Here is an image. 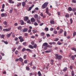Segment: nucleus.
Instances as JSON below:
<instances>
[{
	"label": "nucleus",
	"instance_id": "9b49d317",
	"mask_svg": "<svg viewBox=\"0 0 76 76\" xmlns=\"http://www.w3.org/2000/svg\"><path fill=\"white\" fill-rule=\"evenodd\" d=\"M48 45V43L47 42H45L43 44V47H47Z\"/></svg>",
	"mask_w": 76,
	"mask_h": 76
},
{
	"label": "nucleus",
	"instance_id": "6ab92c4d",
	"mask_svg": "<svg viewBox=\"0 0 76 76\" xmlns=\"http://www.w3.org/2000/svg\"><path fill=\"white\" fill-rule=\"evenodd\" d=\"M25 4H26L25 2H23L22 3V5L23 7H25Z\"/></svg>",
	"mask_w": 76,
	"mask_h": 76
},
{
	"label": "nucleus",
	"instance_id": "f3484780",
	"mask_svg": "<svg viewBox=\"0 0 76 76\" xmlns=\"http://www.w3.org/2000/svg\"><path fill=\"white\" fill-rule=\"evenodd\" d=\"M68 10L69 12H71V11H72V8L70 7H69L68 8Z\"/></svg>",
	"mask_w": 76,
	"mask_h": 76
},
{
	"label": "nucleus",
	"instance_id": "f704fd0d",
	"mask_svg": "<svg viewBox=\"0 0 76 76\" xmlns=\"http://www.w3.org/2000/svg\"><path fill=\"white\" fill-rule=\"evenodd\" d=\"M22 29V26H19L18 27V30H20Z\"/></svg>",
	"mask_w": 76,
	"mask_h": 76
},
{
	"label": "nucleus",
	"instance_id": "7ed1b4c3",
	"mask_svg": "<svg viewBox=\"0 0 76 76\" xmlns=\"http://www.w3.org/2000/svg\"><path fill=\"white\" fill-rule=\"evenodd\" d=\"M46 11L45 12L47 14H48L49 16H51V14L50 13H49V10H48V8L47 7L45 9Z\"/></svg>",
	"mask_w": 76,
	"mask_h": 76
},
{
	"label": "nucleus",
	"instance_id": "ddd939ff",
	"mask_svg": "<svg viewBox=\"0 0 76 76\" xmlns=\"http://www.w3.org/2000/svg\"><path fill=\"white\" fill-rule=\"evenodd\" d=\"M65 17L66 18H69V17H70V15H69V14L68 13H67L65 15Z\"/></svg>",
	"mask_w": 76,
	"mask_h": 76
},
{
	"label": "nucleus",
	"instance_id": "e2e57ef3",
	"mask_svg": "<svg viewBox=\"0 0 76 76\" xmlns=\"http://www.w3.org/2000/svg\"><path fill=\"white\" fill-rule=\"evenodd\" d=\"M73 3H76V0H72Z\"/></svg>",
	"mask_w": 76,
	"mask_h": 76
},
{
	"label": "nucleus",
	"instance_id": "4be33fe9",
	"mask_svg": "<svg viewBox=\"0 0 76 76\" xmlns=\"http://www.w3.org/2000/svg\"><path fill=\"white\" fill-rule=\"evenodd\" d=\"M9 1L10 3L13 4L14 3H15L14 1H12V0H9Z\"/></svg>",
	"mask_w": 76,
	"mask_h": 76
},
{
	"label": "nucleus",
	"instance_id": "f03ea898",
	"mask_svg": "<svg viewBox=\"0 0 76 76\" xmlns=\"http://www.w3.org/2000/svg\"><path fill=\"white\" fill-rule=\"evenodd\" d=\"M55 56L57 59L60 60L62 58V56L61 55H58V54H56Z\"/></svg>",
	"mask_w": 76,
	"mask_h": 76
},
{
	"label": "nucleus",
	"instance_id": "473e14b6",
	"mask_svg": "<svg viewBox=\"0 0 76 76\" xmlns=\"http://www.w3.org/2000/svg\"><path fill=\"white\" fill-rule=\"evenodd\" d=\"M71 58L72 60H75V56L73 55H72L71 56Z\"/></svg>",
	"mask_w": 76,
	"mask_h": 76
},
{
	"label": "nucleus",
	"instance_id": "37998d69",
	"mask_svg": "<svg viewBox=\"0 0 76 76\" xmlns=\"http://www.w3.org/2000/svg\"><path fill=\"white\" fill-rule=\"evenodd\" d=\"M24 62L25 64H27V63H28V61H27V60H25L24 61Z\"/></svg>",
	"mask_w": 76,
	"mask_h": 76
},
{
	"label": "nucleus",
	"instance_id": "4468645a",
	"mask_svg": "<svg viewBox=\"0 0 76 76\" xmlns=\"http://www.w3.org/2000/svg\"><path fill=\"white\" fill-rule=\"evenodd\" d=\"M50 23L51 24H54V23H55V22L54 21V20H52L51 21H50Z\"/></svg>",
	"mask_w": 76,
	"mask_h": 76
},
{
	"label": "nucleus",
	"instance_id": "a211bd4d",
	"mask_svg": "<svg viewBox=\"0 0 76 76\" xmlns=\"http://www.w3.org/2000/svg\"><path fill=\"white\" fill-rule=\"evenodd\" d=\"M28 47L29 48H32V49H34V46L31 45H29Z\"/></svg>",
	"mask_w": 76,
	"mask_h": 76
},
{
	"label": "nucleus",
	"instance_id": "c85d7f7f",
	"mask_svg": "<svg viewBox=\"0 0 76 76\" xmlns=\"http://www.w3.org/2000/svg\"><path fill=\"white\" fill-rule=\"evenodd\" d=\"M26 69L27 70H28V71H29V70H30V68H29V67L28 66H26Z\"/></svg>",
	"mask_w": 76,
	"mask_h": 76
},
{
	"label": "nucleus",
	"instance_id": "a19ab883",
	"mask_svg": "<svg viewBox=\"0 0 76 76\" xmlns=\"http://www.w3.org/2000/svg\"><path fill=\"white\" fill-rule=\"evenodd\" d=\"M11 9L12 10H10V13H12V12H13V8H12Z\"/></svg>",
	"mask_w": 76,
	"mask_h": 76
},
{
	"label": "nucleus",
	"instance_id": "f8f14e48",
	"mask_svg": "<svg viewBox=\"0 0 76 76\" xmlns=\"http://www.w3.org/2000/svg\"><path fill=\"white\" fill-rule=\"evenodd\" d=\"M52 52V50H46L45 51V53H51Z\"/></svg>",
	"mask_w": 76,
	"mask_h": 76
},
{
	"label": "nucleus",
	"instance_id": "4d7b16f0",
	"mask_svg": "<svg viewBox=\"0 0 76 76\" xmlns=\"http://www.w3.org/2000/svg\"><path fill=\"white\" fill-rule=\"evenodd\" d=\"M12 36L13 38H15V35L13 34H12Z\"/></svg>",
	"mask_w": 76,
	"mask_h": 76
},
{
	"label": "nucleus",
	"instance_id": "bf43d9fd",
	"mask_svg": "<svg viewBox=\"0 0 76 76\" xmlns=\"http://www.w3.org/2000/svg\"><path fill=\"white\" fill-rule=\"evenodd\" d=\"M18 38L19 39H20V40L23 39V38H22V36H20L19 37H18Z\"/></svg>",
	"mask_w": 76,
	"mask_h": 76
},
{
	"label": "nucleus",
	"instance_id": "6e6552de",
	"mask_svg": "<svg viewBox=\"0 0 76 76\" xmlns=\"http://www.w3.org/2000/svg\"><path fill=\"white\" fill-rule=\"evenodd\" d=\"M11 29V28H8V29L6 28L5 29H4L3 30V31H7V32H8V31H9Z\"/></svg>",
	"mask_w": 76,
	"mask_h": 76
},
{
	"label": "nucleus",
	"instance_id": "393cba45",
	"mask_svg": "<svg viewBox=\"0 0 76 76\" xmlns=\"http://www.w3.org/2000/svg\"><path fill=\"white\" fill-rule=\"evenodd\" d=\"M26 51H28V52H29V53H31V51H32V50H30L29 49H26Z\"/></svg>",
	"mask_w": 76,
	"mask_h": 76
},
{
	"label": "nucleus",
	"instance_id": "a18cd8bd",
	"mask_svg": "<svg viewBox=\"0 0 76 76\" xmlns=\"http://www.w3.org/2000/svg\"><path fill=\"white\" fill-rule=\"evenodd\" d=\"M37 21L38 23H41V21H40V20H37Z\"/></svg>",
	"mask_w": 76,
	"mask_h": 76
},
{
	"label": "nucleus",
	"instance_id": "c03bdc74",
	"mask_svg": "<svg viewBox=\"0 0 76 76\" xmlns=\"http://www.w3.org/2000/svg\"><path fill=\"white\" fill-rule=\"evenodd\" d=\"M23 45L25 46H26V42H23Z\"/></svg>",
	"mask_w": 76,
	"mask_h": 76
},
{
	"label": "nucleus",
	"instance_id": "b1692460",
	"mask_svg": "<svg viewBox=\"0 0 76 76\" xmlns=\"http://www.w3.org/2000/svg\"><path fill=\"white\" fill-rule=\"evenodd\" d=\"M22 4V3H19L17 4V7H19V6H21V4Z\"/></svg>",
	"mask_w": 76,
	"mask_h": 76
},
{
	"label": "nucleus",
	"instance_id": "aec40b11",
	"mask_svg": "<svg viewBox=\"0 0 76 76\" xmlns=\"http://www.w3.org/2000/svg\"><path fill=\"white\" fill-rule=\"evenodd\" d=\"M38 16L37 14H35L34 15V18H35V19H37V18H38Z\"/></svg>",
	"mask_w": 76,
	"mask_h": 76
},
{
	"label": "nucleus",
	"instance_id": "bb28decb",
	"mask_svg": "<svg viewBox=\"0 0 76 76\" xmlns=\"http://www.w3.org/2000/svg\"><path fill=\"white\" fill-rule=\"evenodd\" d=\"M19 60L20 61H21L22 62L23 61V59L22 58L20 57L19 58Z\"/></svg>",
	"mask_w": 76,
	"mask_h": 76
},
{
	"label": "nucleus",
	"instance_id": "09e8293b",
	"mask_svg": "<svg viewBox=\"0 0 76 76\" xmlns=\"http://www.w3.org/2000/svg\"><path fill=\"white\" fill-rule=\"evenodd\" d=\"M32 9V8L31 7H29V8H28V11H30V10H31Z\"/></svg>",
	"mask_w": 76,
	"mask_h": 76
},
{
	"label": "nucleus",
	"instance_id": "774afa93",
	"mask_svg": "<svg viewBox=\"0 0 76 76\" xmlns=\"http://www.w3.org/2000/svg\"><path fill=\"white\" fill-rule=\"evenodd\" d=\"M1 11L2 12H4V8H2V9L1 10Z\"/></svg>",
	"mask_w": 76,
	"mask_h": 76
},
{
	"label": "nucleus",
	"instance_id": "13d9d810",
	"mask_svg": "<svg viewBox=\"0 0 76 76\" xmlns=\"http://www.w3.org/2000/svg\"><path fill=\"white\" fill-rule=\"evenodd\" d=\"M4 7H5V5L4 4L2 5V9H4Z\"/></svg>",
	"mask_w": 76,
	"mask_h": 76
},
{
	"label": "nucleus",
	"instance_id": "39448f33",
	"mask_svg": "<svg viewBox=\"0 0 76 76\" xmlns=\"http://www.w3.org/2000/svg\"><path fill=\"white\" fill-rule=\"evenodd\" d=\"M28 30V29L27 28H24L23 29V30L22 32H27Z\"/></svg>",
	"mask_w": 76,
	"mask_h": 76
},
{
	"label": "nucleus",
	"instance_id": "9d476101",
	"mask_svg": "<svg viewBox=\"0 0 76 76\" xmlns=\"http://www.w3.org/2000/svg\"><path fill=\"white\" fill-rule=\"evenodd\" d=\"M20 24L21 25H24V21H23V20H20Z\"/></svg>",
	"mask_w": 76,
	"mask_h": 76
},
{
	"label": "nucleus",
	"instance_id": "49530a36",
	"mask_svg": "<svg viewBox=\"0 0 76 76\" xmlns=\"http://www.w3.org/2000/svg\"><path fill=\"white\" fill-rule=\"evenodd\" d=\"M64 35L65 37H66L67 35V32H66V31H65L64 32Z\"/></svg>",
	"mask_w": 76,
	"mask_h": 76
},
{
	"label": "nucleus",
	"instance_id": "c9c22d12",
	"mask_svg": "<svg viewBox=\"0 0 76 76\" xmlns=\"http://www.w3.org/2000/svg\"><path fill=\"white\" fill-rule=\"evenodd\" d=\"M70 23L71 24H72V23H73V20L72 18H71L70 20Z\"/></svg>",
	"mask_w": 76,
	"mask_h": 76
},
{
	"label": "nucleus",
	"instance_id": "79ce46f5",
	"mask_svg": "<svg viewBox=\"0 0 76 76\" xmlns=\"http://www.w3.org/2000/svg\"><path fill=\"white\" fill-rule=\"evenodd\" d=\"M25 50H26V49L25 48H23L22 49V52H23V51H25Z\"/></svg>",
	"mask_w": 76,
	"mask_h": 76
},
{
	"label": "nucleus",
	"instance_id": "412c9836",
	"mask_svg": "<svg viewBox=\"0 0 76 76\" xmlns=\"http://www.w3.org/2000/svg\"><path fill=\"white\" fill-rule=\"evenodd\" d=\"M3 23L4 25H7V22L6 21H4L3 22Z\"/></svg>",
	"mask_w": 76,
	"mask_h": 76
},
{
	"label": "nucleus",
	"instance_id": "cd10ccee",
	"mask_svg": "<svg viewBox=\"0 0 76 76\" xmlns=\"http://www.w3.org/2000/svg\"><path fill=\"white\" fill-rule=\"evenodd\" d=\"M44 30L47 32V31H49L48 28V27H46L45 28Z\"/></svg>",
	"mask_w": 76,
	"mask_h": 76
},
{
	"label": "nucleus",
	"instance_id": "de8ad7c7",
	"mask_svg": "<svg viewBox=\"0 0 76 76\" xmlns=\"http://www.w3.org/2000/svg\"><path fill=\"white\" fill-rule=\"evenodd\" d=\"M76 35V32H74L73 33V37H75V35Z\"/></svg>",
	"mask_w": 76,
	"mask_h": 76
},
{
	"label": "nucleus",
	"instance_id": "2f4dec72",
	"mask_svg": "<svg viewBox=\"0 0 76 76\" xmlns=\"http://www.w3.org/2000/svg\"><path fill=\"white\" fill-rule=\"evenodd\" d=\"M47 48H53V46H50L49 45H48L47 46Z\"/></svg>",
	"mask_w": 76,
	"mask_h": 76
},
{
	"label": "nucleus",
	"instance_id": "58836bf2",
	"mask_svg": "<svg viewBox=\"0 0 76 76\" xmlns=\"http://www.w3.org/2000/svg\"><path fill=\"white\" fill-rule=\"evenodd\" d=\"M45 35V33L44 32H42L41 33V36H44Z\"/></svg>",
	"mask_w": 76,
	"mask_h": 76
},
{
	"label": "nucleus",
	"instance_id": "8fccbe9b",
	"mask_svg": "<svg viewBox=\"0 0 76 76\" xmlns=\"http://www.w3.org/2000/svg\"><path fill=\"white\" fill-rule=\"evenodd\" d=\"M52 44L54 45H56V43L54 42H52Z\"/></svg>",
	"mask_w": 76,
	"mask_h": 76
},
{
	"label": "nucleus",
	"instance_id": "603ef678",
	"mask_svg": "<svg viewBox=\"0 0 76 76\" xmlns=\"http://www.w3.org/2000/svg\"><path fill=\"white\" fill-rule=\"evenodd\" d=\"M53 33H54V34H57V31H54L53 32Z\"/></svg>",
	"mask_w": 76,
	"mask_h": 76
},
{
	"label": "nucleus",
	"instance_id": "5701e85b",
	"mask_svg": "<svg viewBox=\"0 0 76 76\" xmlns=\"http://www.w3.org/2000/svg\"><path fill=\"white\" fill-rule=\"evenodd\" d=\"M71 75L72 76H74L75 75V72L74 71H72L71 72Z\"/></svg>",
	"mask_w": 76,
	"mask_h": 76
},
{
	"label": "nucleus",
	"instance_id": "ea45409f",
	"mask_svg": "<svg viewBox=\"0 0 76 76\" xmlns=\"http://www.w3.org/2000/svg\"><path fill=\"white\" fill-rule=\"evenodd\" d=\"M27 23H29V24H31V21L30 20H28V21L27 22Z\"/></svg>",
	"mask_w": 76,
	"mask_h": 76
},
{
	"label": "nucleus",
	"instance_id": "20e7f679",
	"mask_svg": "<svg viewBox=\"0 0 76 76\" xmlns=\"http://www.w3.org/2000/svg\"><path fill=\"white\" fill-rule=\"evenodd\" d=\"M31 21L32 23H34L36 21V20H35V19L34 18H32L31 19Z\"/></svg>",
	"mask_w": 76,
	"mask_h": 76
},
{
	"label": "nucleus",
	"instance_id": "dca6fc26",
	"mask_svg": "<svg viewBox=\"0 0 76 76\" xmlns=\"http://www.w3.org/2000/svg\"><path fill=\"white\" fill-rule=\"evenodd\" d=\"M71 49L72 50H73V51H75V52H76V48H75L73 47L71 48Z\"/></svg>",
	"mask_w": 76,
	"mask_h": 76
},
{
	"label": "nucleus",
	"instance_id": "2eb2a0df",
	"mask_svg": "<svg viewBox=\"0 0 76 76\" xmlns=\"http://www.w3.org/2000/svg\"><path fill=\"white\" fill-rule=\"evenodd\" d=\"M67 68L66 67H65L64 68V69H63V72H66V71H67Z\"/></svg>",
	"mask_w": 76,
	"mask_h": 76
},
{
	"label": "nucleus",
	"instance_id": "680f3d73",
	"mask_svg": "<svg viewBox=\"0 0 76 76\" xmlns=\"http://www.w3.org/2000/svg\"><path fill=\"white\" fill-rule=\"evenodd\" d=\"M15 54H18V50L15 51Z\"/></svg>",
	"mask_w": 76,
	"mask_h": 76
},
{
	"label": "nucleus",
	"instance_id": "c756f323",
	"mask_svg": "<svg viewBox=\"0 0 76 76\" xmlns=\"http://www.w3.org/2000/svg\"><path fill=\"white\" fill-rule=\"evenodd\" d=\"M11 33L9 34H8L7 35V38H9V37H10V36L11 35Z\"/></svg>",
	"mask_w": 76,
	"mask_h": 76
},
{
	"label": "nucleus",
	"instance_id": "423d86ee",
	"mask_svg": "<svg viewBox=\"0 0 76 76\" xmlns=\"http://www.w3.org/2000/svg\"><path fill=\"white\" fill-rule=\"evenodd\" d=\"M28 19H29V17H24V21H27Z\"/></svg>",
	"mask_w": 76,
	"mask_h": 76
},
{
	"label": "nucleus",
	"instance_id": "72a5a7b5",
	"mask_svg": "<svg viewBox=\"0 0 76 76\" xmlns=\"http://www.w3.org/2000/svg\"><path fill=\"white\" fill-rule=\"evenodd\" d=\"M38 75H39V76H41V72L40 71H39L38 72Z\"/></svg>",
	"mask_w": 76,
	"mask_h": 76
},
{
	"label": "nucleus",
	"instance_id": "052dcab7",
	"mask_svg": "<svg viewBox=\"0 0 76 76\" xmlns=\"http://www.w3.org/2000/svg\"><path fill=\"white\" fill-rule=\"evenodd\" d=\"M50 31H53V30H54V28H51L50 29Z\"/></svg>",
	"mask_w": 76,
	"mask_h": 76
},
{
	"label": "nucleus",
	"instance_id": "0eeeda50",
	"mask_svg": "<svg viewBox=\"0 0 76 76\" xmlns=\"http://www.w3.org/2000/svg\"><path fill=\"white\" fill-rule=\"evenodd\" d=\"M1 17H6L7 16V14L6 13H2L1 15Z\"/></svg>",
	"mask_w": 76,
	"mask_h": 76
},
{
	"label": "nucleus",
	"instance_id": "864d4df0",
	"mask_svg": "<svg viewBox=\"0 0 76 76\" xmlns=\"http://www.w3.org/2000/svg\"><path fill=\"white\" fill-rule=\"evenodd\" d=\"M20 42H23V41H24V39H23V38L22 39L20 40Z\"/></svg>",
	"mask_w": 76,
	"mask_h": 76
},
{
	"label": "nucleus",
	"instance_id": "e433bc0d",
	"mask_svg": "<svg viewBox=\"0 0 76 76\" xmlns=\"http://www.w3.org/2000/svg\"><path fill=\"white\" fill-rule=\"evenodd\" d=\"M34 25L35 26H38V23L36 22L34 23Z\"/></svg>",
	"mask_w": 76,
	"mask_h": 76
},
{
	"label": "nucleus",
	"instance_id": "338daca9",
	"mask_svg": "<svg viewBox=\"0 0 76 76\" xmlns=\"http://www.w3.org/2000/svg\"><path fill=\"white\" fill-rule=\"evenodd\" d=\"M4 43L6 44V45H7V44H8V42H7V41H5V42H4Z\"/></svg>",
	"mask_w": 76,
	"mask_h": 76
},
{
	"label": "nucleus",
	"instance_id": "5fc2aeb1",
	"mask_svg": "<svg viewBox=\"0 0 76 76\" xmlns=\"http://www.w3.org/2000/svg\"><path fill=\"white\" fill-rule=\"evenodd\" d=\"M40 19H41V17H40V16H39L37 18V20H39Z\"/></svg>",
	"mask_w": 76,
	"mask_h": 76
},
{
	"label": "nucleus",
	"instance_id": "4c0bfd02",
	"mask_svg": "<svg viewBox=\"0 0 76 76\" xmlns=\"http://www.w3.org/2000/svg\"><path fill=\"white\" fill-rule=\"evenodd\" d=\"M57 44L58 45H61V44H62V43L61 42H60L59 41H58L57 43Z\"/></svg>",
	"mask_w": 76,
	"mask_h": 76
},
{
	"label": "nucleus",
	"instance_id": "a878e982",
	"mask_svg": "<svg viewBox=\"0 0 76 76\" xmlns=\"http://www.w3.org/2000/svg\"><path fill=\"white\" fill-rule=\"evenodd\" d=\"M4 37H5V36L4 35H3V34L1 35V36L0 37V38H1L4 39Z\"/></svg>",
	"mask_w": 76,
	"mask_h": 76
},
{
	"label": "nucleus",
	"instance_id": "1a4fd4ad",
	"mask_svg": "<svg viewBox=\"0 0 76 76\" xmlns=\"http://www.w3.org/2000/svg\"><path fill=\"white\" fill-rule=\"evenodd\" d=\"M60 31H59L58 32V34H61L63 32V30L61 29V28L60 30Z\"/></svg>",
	"mask_w": 76,
	"mask_h": 76
},
{
	"label": "nucleus",
	"instance_id": "f257e3e1",
	"mask_svg": "<svg viewBox=\"0 0 76 76\" xmlns=\"http://www.w3.org/2000/svg\"><path fill=\"white\" fill-rule=\"evenodd\" d=\"M48 4V2H46L43 4L42 6V8L43 9H45L46 7H47V6Z\"/></svg>",
	"mask_w": 76,
	"mask_h": 76
},
{
	"label": "nucleus",
	"instance_id": "7c9ffc66",
	"mask_svg": "<svg viewBox=\"0 0 76 76\" xmlns=\"http://www.w3.org/2000/svg\"><path fill=\"white\" fill-rule=\"evenodd\" d=\"M59 39L58 38H56L54 40V41L56 42L58 41Z\"/></svg>",
	"mask_w": 76,
	"mask_h": 76
},
{
	"label": "nucleus",
	"instance_id": "6e6d98bb",
	"mask_svg": "<svg viewBox=\"0 0 76 76\" xmlns=\"http://www.w3.org/2000/svg\"><path fill=\"white\" fill-rule=\"evenodd\" d=\"M37 44H35L33 48L34 47V48H37Z\"/></svg>",
	"mask_w": 76,
	"mask_h": 76
},
{
	"label": "nucleus",
	"instance_id": "0e129e2a",
	"mask_svg": "<svg viewBox=\"0 0 76 76\" xmlns=\"http://www.w3.org/2000/svg\"><path fill=\"white\" fill-rule=\"evenodd\" d=\"M26 55H25L23 56V59H26Z\"/></svg>",
	"mask_w": 76,
	"mask_h": 76
},
{
	"label": "nucleus",
	"instance_id": "69168bd1",
	"mask_svg": "<svg viewBox=\"0 0 76 76\" xmlns=\"http://www.w3.org/2000/svg\"><path fill=\"white\" fill-rule=\"evenodd\" d=\"M44 25V23H41L39 25V26H42Z\"/></svg>",
	"mask_w": 76,
	"mask_h": 76
},
{
	"label": "nucleus",
	"instance_id": "3c124183",
	"mask_svg": "<svg viewBox=\"0 0 76 76\" xmlns=\"http://www.w3.org/2000/svg\"><path fill=\"white\" fill-rule=\"evenodd\" d=\"M76 8H73L72 12H76Z\"/></svg>",
	"mask_w": 76,
	"mask_h": 76
}]
</instances>
